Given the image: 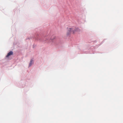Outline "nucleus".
<instances>
[{
	"mask_svg": "<svg viewBox=\"0 0 123 123\" xmlns=\"http://www.w3.org/2000/svg\"><path fill=\"white\" fill-rule=\"evenodd\" d=\"M68 31L66 33L67 36H70L71 34V33L74 34L76 32L77 28L76 26H72L71 28H68Z\"/></svg>",
	"mask_w": 123,
	"mask_h": 123,
	"instance_id": "1",
	"label": "nucleus"
},
{
	"mask_svg": "<svg viewBox=\"0 0 123 123\" xmlns=\"http://www.w3.org/2000/svg\"><path fill=\"white\" fill-rule=\"evenodd\" d=\"M32 62H33V60H31L29 64V67H30L32 64Z\"/></svg>",
	"mask_w": 123,
	"mask_h": 123,
	"instance_id": "3",
	"label": "nucleus"
},
{
	"mask_svg": "<svg viewBox=\"0 0 123 123\" xmlns=\"http://www.w3.org/2000/svg\"><path fill=\"white\" fill-rule=\"evenodd\" d=\"M13 52L12 51L9 52L8 54L6 56V57H9L10 56L12 55L13 54Z\"/></svg>",
	"mask_w": 123,
	"mask_h": 123,
	"instance_id": "2",
	"label": "nucleus"
}]
</instances>
